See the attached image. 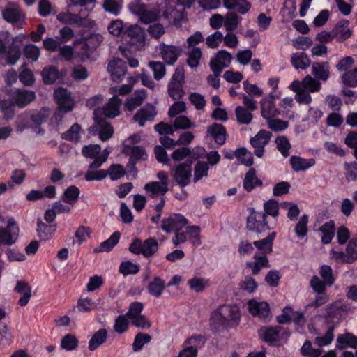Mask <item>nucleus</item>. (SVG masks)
Masks as SVG:
<instances>
[{
    "mask_svg": "<svg viewBox=\"0 0 357 357\" xmlns=\"http://www.w3.org/2000/svg\"><path fill=\"white\" fill-rule=\"evenodd\" d=\"M146 96V92L144 89L135 91L132 96L128 98L126 101V108L129 111L134 110L143 103Z\"/></svg>",
    "mask_w": 357,
    "mask_h": 357,
    "instance_id": "bb28decb",
    "label": "nucleus"
},
{
    "mask_svg": "<svg viewBox=\"0 0 357 357\" xmlns=\"http://www.w3.org/2000/svg\"><path fill=\"white\" fill-rule=\"evenodd\" d=\"M0 110L5 120L12 119L15 115V105L12 100H0Z\"/></svg>",
    "mask_w": 357,
    "mask_h": 357,
    "instance_id": "a18cd8bd",
    "label": "nucleus"
},
{
    "mask_svg": "<svg viewBox=\"0 0 357 357\" xmlns=\"http://www.w3.org/2000/svg\"><path fill=\"white\" fill-rule=\"evenodd\" d=\"M61 37L46 38L43 40L44 47L50 52H59V55L67 60V26H63L61 31Z\"/></svg>",
    "mask_w": 357,
    "mask_h": 357,
    "instance_id": "39448f33",
    "label": "nucleus"
},
{
    "mask_svg": "<svg viewBox=\"0 0 357 357\" xmlns=\"http://www.w3.org/2000/svg\"><path fill=\"white\" fill-rule=\"evenodd\" d=\"M319 274L327 286L333 284L335 278L333 273V270L330 266L323 265L320 267Z\"/></svg>",
    "mask_w": 357,
    "mask_h": 357,
    "instance_id": "052dcab7",
    "label": "nucleus"
},
{
    "mask_svg": "<svg viewBox=\"0 0 357 357\" xmlns=\"http://www.w3.org/2000/svg\"><path fill=\"white\" fill-rule=\"evenodd\" d=\"M319 231L323 234L321 242L324 244L329 243L335 234V223L333 220L325 222L320 228Z\"/></svg>",
    "mask_w": 357,
    "mask_h": 357,
    "instance_id": "79ce46f5",
    "label": "nucleus"
},
{
    "mask_svg": "<svg viewBox=\"0 0 357 357\" xmlns=\"http://www.w3.org/2000/svg\"><path fill=\"white\" fill-rule=\"evenodd\" d=\"M271 133L265 130L259 131L250 139V144L255 149L254 153L256 156L261 158L264 153V147L268 143Z\"/></svg>",
    "mask_w": 357,
    "mask_h": 357,
    "instance_id": "dca6fc26",
    "label": "nucleus"
},
{
    "mask_svg": "<svg viewBox=\"0 0 357 357\" xmlns=\"http://www.w3.org/2000/svg\"><path fill=\"white\" fill-rule=\"evenodd\" d=\"M312 73L314 77L324 82L329 77V64L328 62H314L312 66Z\"/></svg>",
    "mask_w": 357,
    "mask_h": 357,
    "instance_id": "7c9ffc66",
    "label": "nucleus"
},
{
    "mask_svg": "<svg viewBox=\"0 0 357 357\" xmlns=\"http://www.w3.org/2000/svg\"><path fill=\"white\" fill-rule=\"evenodd\" d=\"M101 146L98 144H90L83 146L82 153L85 158L95 160L101 153Z\"/></svg>",
    "mask_w": 357,
    "mask_h": 357,
    "instance_id": "5fc2aeb1",
    "label": "nucleus"
},
{
    "mask_svg": "<svg viewBox=\"0 0 357 357\" xmlns=\"http://www.w3.org/2000/svg\"><path fill=\"white\" fill-rule=\"evenodd\" d=\"M188 224V220L183 215L174 213L162 220L161 228L167 233H172L181 230Z\"/></svg>",
    "mask_w": 357,
    "mask_h": 357,
    "instance_id": "9d476101",
    "label": "nucleus"
},
{
    "mask_svg": "<svg viewBox=\"0 0 357 357\" xmlns=\"http://www.w3.org/2000/svg\"><path fill=\"white\" fill-rule=\"evenodd\" d=\"M146 158V154L144 147L140 146H132L128 167L130 168V171L136 172V163L141 160H145Z\"/></svg>",
    "mask_w": 357,
    "mask_h": 357,
    "instance_id": "a878e982",
    "label": "nucleus"
},
{
    "mask_svg": "<svg viewBox=\"0 0 357 357\" xmlns=\"http://www.w3.org/2000/svg\"><path fill=\"white\" fill-rule=\"evenodd\" d=\"M15 289L16 292L22 294L18 301L19 304L21 306L26 305L31 296V289L29 284L23 281H17Z\"/></svg>",
    "mask_w": 357,
    "mask_h": 357,
    "instance_id": "f704fd0d",
    "label": "nucleus"
},
{
    "mask_svg": "<svg viewBox=\"0 0 357 357\" xmlns=\"http://www.w3.org/2000/svg\"><path fill=\"white\" fill-rule=\"evenodd\" d=\"M343 83L350 87L357 86V68L345 72L342 75Z\"/></svg>",
    "mask_w": 357,
    "mask_h": 357,
    "instance_id": "774afa93",
    "label": "nucleus"
},
{
    "mask_svg": "<svg viewBox=\"0 0 357 357\" xmlns=\"http://www.w3.org/2000/svg\"><path fill=\"white\" fill-rule=\"evenodd\" d=\"M172 174L178 185L181 187L187 186L191 180V163L184 162L172 169Z\"/></svg>",
    "mask_w": 357,
    "mask_h": 357,
    "instance_id": "f8f14e48",
    "label": "nucleus"
},
{
    "mask_svg": "<svg viewBox=\"0 0 357 357\" xmlns=\"http://www.w3.org/2000/svg\"><path fill=\"white\" fill-rule=\"evenodd\" d=\"M184 79L183 70L176 68L167 86L168 94L172 99L179 100L184 96Z\"/></svg>",
    "mask_w": 357,
    "mask_h": 357,
    "instance_id": "423d86ee",
    "label": "nucleus"
},
{
    "mask_svg": "<svg viewBox=\"0 0 357 357\" xmlns=\"http://www.w3.org/2000/svg\"><path fill=\"white\" fill-rule=\"evenodd\" d=\"M261 116L268 120L274 118L280 114V111L275 107L274 101L268 98H264L260 101Z\"/></svg>",
    "mask_w": 357,
    "mask_h": 357,
    "instance_id": "412c9836",
    "label": "nucleus"
},
{
    "mask_svg": "<svg viewBox=\"0 0 357 357\" xmlns=\"http://www.w3.org/2000/svg\"><path fill=\"white\" fill-rule=\"evenodd\" d=\"M348 309V305L346 303L337 301L327 305L325 309L326 315L328 317H334L339 314L340 311L347 312Z\"/></svg>",
    "mask_w": 357,
    "mask_h": 357,
    "instance_id": "49530a36",
    "label": "nucleus"
},
{
    "mask_svg": "<svg viewBox=\"0 0 357 357\" xmlns=\"http://www.w3.org/2000/svg\"><path fill=\"white\" fill-rule=\"evenodd\" d=\"M275 143L278 151L284 157L289 155L291 144L285 136H279L275 139Z\"/></svg>",
    "mask_w": 357,
    "mask_h": 357,
    "instance_id": "680f3d73",
    "label": "nucleus"
},
{
    "mask_svg": "<svg viewBox=\"0 0 357 357\" xmlns=\"http://www.w3.org/2000/svg\"><path fill=\"white\" fill-rule=\"evenodd\" d=\"M125 34L130 37L132 43L142 45L145 43V32L139 25H130L125 29Z\"/></svg>",
    "mask_w": 357,
    "mask_h": 357,
    "instance_id": "b1692460",
    "label": "nucleus"
},
{
    "mask_svg": "<svg viewBox=\"0 0 357 357\" xmlns=\"http://www.w3.org/2000/svg\"><path fill=\"white\" fill-rule=\"evenodd\" d=\"M122 100L116 96H114L103 107H99L94 109V123L88 129L89 132L92 135H98L102 141L110 139L114 134V129L111 123L105 120L114 119L120 114V107Z\"/></svg>",
    "mask_w": 357,
    "mask_h": 357,
    "instance_id": "f257e3e1",
    "label": "nucleus"
},
{
    "mask_svg": "<svg viewBox=\"0 0 357 357\" xmlns=\"http://www.w3.org/2000/svg\"><path fill=\"white\" fill-rule=\"evenodd\" d=\"M291 63L296 69H305L310 66L311 61L305 53L297 52L292 54Z\"/></svg>",
    "mask_w": 357,
    "mask_h": 357,
    "instance_id": "a19ab883",
    "label": "nucleus"
},
{
    "mask_svg": "<svg viewBox=\"0 0 357 357\" xmlns=\"http://www.w3.org/2000/svg\"><path fill=\"white\" fill-rule=\"evenodd\" d=\"M263 185V182L261 180L259 179L256 175V170L254 168H250L248 172L245 174V176L243 179V188L244 189L250 192H251L255 187L259 186L261 187Z\"/></svg>",
    "mask_w": 357,
    "mask_h": 357,
    "instance_id": "393cba45",
    "label": "nucleus"
},
{
    "mask_svg": "<svg viewBox=\"0 0 357 357\" xmlns=\"http://www.w3.org/2000/svg\"><path fill=\"white\" fill-rule=\"evenodd\" d=\"M241 17L235 13H228L225 16L224 26L227 31L235 30L239 24Z\"/></svg>",
    "mask_w": 357,
    "mask_h": 357,
    "instance_id": "4d7b16f0",
    "label": "nucleus"
},
{
    "mask_svg": "<svg viewBox=\"0 0 357 357\" xmlns=\"http://www.w3.org/2000/svg\"><path fill=\"white\" fill-rule=\"evenodd\" d=\"M232 55L226 50L219 51L209 62V66L215 75H220L222 70L229 66Z\"/></svg>",
    "mask_w": 357,
    "mask_h": 357,
    "instance_id": "9b49d317",
    "label": "nucleus"
},
{
    "mask_svg": "<svg viewBox=\"0 0 357 357\" xmlns=\"http://www.w3.org/2000/svg\"><path fill=\"white\" fill-rule=\"evenodd\" d=\"M137 14L139 16L140 21L146 24H153L160 18L158 11L146 10L144 4L139 5V10Z\"/></svg>",
    "mask_w": 357,
    "mask_h": 357,
    "instance_id": "e433bc0d",
    "label": "nucleus"
},
{
    "mask_svg": "<svg viewBox=\"0 0 357 357\" xmlns=\"http://www.w3.org/2000/svg\"><path fill=\"white\" fill-rule=\"evenodd\" d=\"M223 3L227 9H236L241 14L247 13L251 8L250 3L246 0H223Z\"/></svg>",
    "mask_w": 357,
    "mask_h": 357,
    "instance_id": "72a5a7b5",
    "label": "nucleus"
},
{
    "mask_svg": "<svg viewBox=\"0 0 357 357\" xmlns=\"http://www.w3.org/2000/svg\"><path fill=\"white\" fill-rule=\"evenodd\" d=\"M149 66L153 73L155 79L160 80L165 76L166 69L163 63L160 61H150Z\"/></svg>",
    "mask_w": 357,
    "mask_h": 357,
    "instance_id": "e2e57ef3",
    "label": "nucleus"
},
{
    "mask_svg": "<svg viewBox=\"0 0 357 357\" xmlns=\"http://www.w3.org/2000/svg\"><path fill=\"white\" fill-rule=\"evenodd\" d=\"M19 234V228L13 218H9L5 227H0V245L14 244Z\"/></svg>",
    "mask_w": 357,
    "mask_h": 357,
    "instance_id": "6e6552de",
    "label": "nucleus"
},
{
    "mask_svg": "<svg viewBox=\"0 0 357 357\" xmlns=\"http://www.w3.org/2000/svg\"><path fill=\"white\" fill-rule=\"evenodd\" d=\"M254 259L255 261L248 262L246 264L248 268H251L253 275H257L262 268L270 266L266 255H255Z\"/></svg>",
    "mask_w": 357,
    "mask_h": 357,
    "instance_id": "58836bf2",
    "label": "nucleus"
},
{
    "mask_svg": "<svg viewBox=\"0 0 357 357\" xmlns=\"http://www.w3.org/2000/svg\"><path fill=\"white\" fill-rule=\"evenodd\" d=\"M241 312L239 307L223 305L214 311L211 317V327L215 332L236 326L239 324Z\"/></svg>",
    "mask_w": 357,
    "mask_h": 357,
    "instance_id": "7ed1b4c3",
    "label": "nucleus"
},
{
    "mask_svg": "<svg viewBox=\"0 0 357 357\" xmlns=\"http://www.w3.org/2000/svg\"><path fill=\"white\" fill-rule=\"evenodd\" d=\"M349 21L347 20H340L333 28V32L338 41L343 42L352 35V30L348 26Z\"/></svg>",
    "mask_w": 357,
    "mask_h": 357,
    "instance_id": "5701e85b",
    "label": "nucleus"
},
{
    "mask_svg": "<svg viewBox=\"0 0 357 357\" xmlns=\"http://www.w3.org/2000/svg\"><path fill=\"white\" fill-rule=\"evenodd\" d=\"M207 133L211 135L215 143L221 146L225 143L227 132L225 128L220 123H214L207 129Z\"/></svg>",
    "mask_w": 357,
    "mask_h": 357,
    "instance_id": "4be33fe9",
    "label": "nucleus"
},
{
    "mask_svg": "<svg viewBox=\"0 0 357 357\" xmlns=\"http://www.w3.org/2000/svg\"><path fill=\"white\" fill-rule=\"evenodd\" d=\"M290 164L292 169L296 172L304 171L315 164V160L311 159H304L298 156H291Z\"/></svg>",
    "mask_w": 357,
    "mask_h": 357,
    "instance_id": "4c0bfd02",
    "label": "nucleus"
},
{
    "mask_svg": "<svg viewBox=\"0 0 357 357\" xmlns=\"http://www.w3.org/2000/svg\"><path fill=\"white\" fill-rule=\"evenodd\" d=\"M209 169L208 163L204 161H198L194 169V182L196 183L204 176H208Z\"/></svg>",
    "mask_w": 357,
    "mask_h": 357,
    "instance_id": "09e8293b",
    "label": "nucleus"
},
{
    "mask_svg": "<svg viewBox=\"0 0 357 357\" xmlns=\"http://www.w3.org/2000/svg\"><path fill=\"white\" fill-rule=\"evenodd\" d=\"M41 75L45 84H52L58 79L59 72L55 66H49L43 68Z\"/></svg>",
    "mask_w": 357,
    "mask_h": 357,
    "instance_id": "37998d69",
    "label": "nucleus"
},
{
    "mask_svg": "<svg viewBox=\"0 0 357 357\" xmlns=\"http://www.w3.org/2000/svg\"><path fill=\"white\" fill-rule=\"evenodd\" d=\"M346 347L357 348V336L350 333L339 335L337 337V347L343 349Z\"/></svg>",
    "mask_w": 357,
    "mask_h": 357,
    "instance_id": "c9c22d12",
    "label": "nucleus"
},
{
    "mask_svg": "<svg viewBox=\"0 0 357 357\" xmlns=\"http://www.w3.org/2000/svg\"><path fill=\"white\" fill-rule=\"evenodd\" d=\"M107 331L105 328H101L96 331L89 342V349L94 351L102 345L107 340Z\"/></svg>",
    "mask_w": 357,
    "mask_h": 357,
    "instance_id": "ea45409f",
    "label": "nucleus"
},
{
    "mask_svg": "<svg viewBox=\"0 0 357 357\" xmlns=\"http://www.w3.org/2000/svg\"><path fill=\"white\" fill-rule=\"evenodd\" d=\"M26 37L24 34L13 37L7 31L0 32V66H13L18 61Z\"/></svg>",
    "mask_w": 357,
    "mask_h": 357,
    "instance_id": "f03ea898",
    "label": "nucleus"
},
{
    "mask_svg": "<svg viewBox=\"0 0 357 357\" xmlns=\"http://www.w3.org/2000/svg\"><path fill=\"white\" fill-rule=\"evenodd\" d=\"M158 49L163 60L169 65H173L182 52L179 46L166 45L164 43L159 45Z\"/></svg>",
    "mask_w": 357,
    "mask_h": 357,
    "instance_id": "2eb2a0df",
    "label": "nucleus"
},
{
    "mask_svg": "<svg viewBox=\"0 0 357 357\" xmlns=\"http://www.w3.org/2000/svg\"><path fill=\"white\" fill-rule=\"evenodd\" d=\"M158 250V243L154 238H149L142 241V255L144 257H150Z\"/></svg>",
    "mask_w": 357,
    "mask_h": 357,
    "instance_id": "c03bdc74",
    "label": "nucleus"
},
{
    "mask_svg": "<svg viewBox=\"0 0 357 357\" xmlns=\"http://www.w3.org/2000/svg\"><path fill=\"white\" fill-rule=\"evenodd\" d=\"M237 159L241 164L250 167L253 164V157L251 152L242 147L237 149Z\"/></svg>",
    "mask_w": 357,
    "mask_h": 357,
    "instance_id": "13d9d810",
    "label": "nucleus"
},
{
    "mask_svg": "<svg viewBox=\"0 0 357 357\" xmlns=\"http://www.w3.org/2000/svg\"><path fill=\"white\" fill-rule=\"evenodd\" d=\"M126 63L121 59H114L112 60L107 66V71L110 74L111 78L114 82H121L126 73Z\"/></svg>",
    "mask_w": 357,
    "mask_h": 357,
    "instance_id": "4468645a",
    "label": "nucleus"
},
{
    "mask_svg": "<svg viewBox=\"0 0 357 357\" xmlns=\"http://www.w3.org/2000/svg\"><path fill=\"white\" fill-rule=\"evenodd\" d=\"M321 351V349H314L311 342L309 340L305 341L301 349V354L307 357H319Z\"/></svg>",
    "mask_w": 357,
    "mask_h": 357,
    "instance_id": "0e129e2a",
    "label": "nucleus"
},
{
    "mask_svg": "<svg viewBox=\"0 0 357 357\" xmlns=\"http://www.w3.org/2000/svg\"><path fill=\"white\" fill-rule=\"evenodd\" d=\"M50 114L48 108H43L40 111L35 112L31 115V119L36 126H40L45 123Z\"/></svg>",
    "mask_w": 357,
    "mask_h": 357,
    "instance_id": "69168bd1",
    "label": "nucleus"
},
{
    "mask_svg": "<svg viewBox=\"0 0 357 357\" xmlns=\"http://www.w3.org/2000/svg\"><path fill=\"white\" fill-rule=\"evenodd\" d=\"M102 165H94V160L89 165L88 170L84 176L87 181L102 180L107 176L105 170H98Z\"/></svg>",
    "mask_w": 357,
    "mask_h": 357,
    "instance_id": "c756f323",
    "label": "nucleus"
},
{
    "mask_svg": "<svg viewBox=\"0 0 357 357\" xmlns=\"http://www.w3.org/2000/svg\"><path fill=\"white\" fill-rule=\"evenodd\" d=\"M103 8L107 12L117 16L122 8V0H105Z\"/></svg>",
    "mask_w": 357,
    "mask_h": 357,
    "instance_id": "6e6d98bb",
    "label": "nucleus"
},
{
    "mask_svg": "<svg viewBox=\"0 0 357 357\" xmlns=\"http://www.w3.org/2000/svg\"><path fill=\"white\" fill-rule=\"evenodd\" d=\"M120 238V233L119 231H116L112 234V236L106 241H103L98 250L99 252H109L119 242ZM96 252H98L96 250Z\"/></svg>",
    "mask_w": 357,
    "mask_h": 357,
    "instance_id": "603ef678",
    "label": "nucleus"
},
{
    "mask_svg": "<svg viewBox=\"0 0 357 357\" xmlns=\"http://www.w3.org/2000/svg\"><path fill=\"white\" fill-rule=\"evenodd\" d=\"M280 326H268L261 328L259 332V336L266 342L272 344L278 340L280 332Z\"/></svg>",
    "mask_w": 357,
    "mask_h": 357,
    "instance_id": "473e14b6",
    "label": "nucleus"
},
{
    "mask_svg": "<svg viewBox=\"0 0 357 357\" xmlns=\"http://www.w3.org/2000/svg\"><path fill=\"white\" fill-rule=\"evenodd\" d=\"M345 263L351 264L357 260V240L351 239L349 241L346 248Z\"/></svg>",
    "mask_w": 357,
    "mask_h": 357,
    "instance_id": "8fccbe9b",
    "label": "nucleus"
},
{
    "mask_svg": "<svg viewBox=\"0 0 357 357\" xmlns=\"http://www.w3.org/2000/svg\"><path fill=\"white\" fill-rule=\"evenodd\" d=\"M54 98L57 105L54 118L59 125L67 113V89L59 87L54 90Z\"/></svg>",
    "mask_w": 357,
    "mask_h": 357,
    "instance_id": "1a4fd4ad",
    "label": "nucleus"
},
{
    "mask_svg": "<svg viewBox=\"0 0 357 357\" xmlns=\"http://www.w3.org/2000/svg\"><path fill=\"white\" fill-rule=\"evenodd\" d=\"M144 189L152 198L158 196L165 197V193L169 190L168 186L160 183L159 181H152L146 183Z\"/></svg>",
    "mask_w": 357,
    "mask_h": 357,
    "instance_id": "cd10ccee",
    "label": "nucleus"
},
{
    "mask_svg": "<svg viewBox=\"0 0 357 357\" xmlns=\"http://www.w3.org/2000/svg\"><path fill=\"white\" fill-rule=\"evenodd\" d=\"M202 51L200 48L194 47L188 52V58L187 59V63L191 68H196L199 64V60L202 56Z\"/></svg>",
    "mask_w": 357,
    "mask_h": 357,
    "instance_id": "338daca9",
    "label": "nucleus"
},
{
    "mask_svg": "<svg viewBox=\"0 0 357 357\" xmlns=\"http://www.w3.org/2000/svg\"><path fill=\"white\" fill-rule=\"evenodd\" d=\"M88 47L84 39L75 41L72 46H68V60L74 57L83 60L88 56Z\"/></svg>",
    "mask_w": 357,
    "mask_h": 357,
    "instance_id": "aec40b11",
    "label": "nucleus"
},
{
    "mask_svg": "<svg viewBox=\"0 0 357 357\" xmlns=\"http://www.w3.org/2000/svg\"><path fill=\"white\" fill-rule=\"evenodd\" d=\"M276 236L275 232H272L266 238L262 240L255 241L253 245L260 250L263 255L271 253L273 251V243Z\"/></svg>",
    "mask_w": 357,
    "mask_h": 357,
    "instance_id": "2f4dec72",
    "label": "nucleus"
},
{
    "mask_svg": "<svg viewBox=\"0 0 357 357\" xmlns=\"http://www.w3.org/2000/svg\"><path fill=\"white\" fill-rule=\"evenodd\" d=\"M250 215L247 218L246 228L257 233H261L266 230H271L266 220V213L263 212H256L253 208H250Z\"/></svg>",
    "mask_w": 357,
    "mask_h": 357,
    "instance_id": "0eeeda50",
    "label": "nucleus"
},
{
    "mask_svg": "<svg viewBox=\"0 0 357 357\" xmlns=\"http://www.w3.org/2000/svg\"><path fill=\"white\" fill-rule=\"evenodd\" d=\"M157 114L155 107L151 104H146L139 109L133 116L132 120L143 127L146 121H153Z\"/></svg>",
    "mask_w": 357,
    "mask_h": 357,
    "instance_id": "f3484780",
    "label": "nucleus"
},
{
    "mask_svg": "<svg viewBox=\"0 0 357 357\" xmlns=\"http://www.w3.org/2000/svg\"><path fill=\"white\" fill-rule=\"evenodd\" d=\"M248 305L249 311L252 316L262 320L271 317V310L268 303L251 300L248 302Z\"/></svg>",
    "mask_w": 357,
    "mask_h": 357,
    "instance_id": "a211bd4d",
    "label": "nucleus"
},
{
    "mask_svg": "<svg viewBox=\"0 0 357 357\" xmlns=\"http://www.w3.org/2000/svg\"><path fill=\"white\" fill-rule=\"evenodd\" d=\"M303 89L307 90L309 92L314 93L319 91L321 89L319 82L312 78L310 75H306L302 81Z\"/></svg>",
    "mask_w": 357,
    "mask_h": 357,
    "instance_id": "bf43d9fd",
    "label": "nucleus"
},
{
    "mask_svg": "<svg viewBox=\"0 0 357 357\" xmlns=\"http://www.w3.org/2000/svg\"><path fill=\"white\" fill-rule=\"evenodd\" d=\"M12 98L19 107L23 108L36 98V93L30 90L17 89L13 92Z\"/></svg>",
    "mask_w": 357,
    "mask_h": 357,
    "instance_id": "6ab92c4d",
    "label": "nucleus"
},
{
    "mask_svg": "<svg viewBox=\"0 0 357 357\" xmlns=\"http://www.w3.org/2000/svg\"><path fill=\"white\" fill-rule=\"evenodd\" d=\"M165 288V282L161 278L155 276L147 285L148 292L155 298H159Z\"/></svg>",
    "mask_w": 357,
    "mask_h": 357,
    "instance_id": "c85d7f7f",
    "label": "nucleus"
},
{
    "mask_svg": "<svg viewBox=\"0 0 357 357\" xmlns=\"http://www.w3.org/2000/svg\"><path fill=\"white\" fill-rule=\"evenodd\" d=\"M90 9L80 8L78 13L68 12V24L77 26L92 27L94 22L88 18Z\"/></svg>",
    "mask_w": 357,
    "mask_h": 357,
    "instance_id": "ddd939ff",
    "label": "nucleus"
},
{
    "mask_svg": "<svg viewBox=\"0 0 357 357\" xmlns=\"http://www.w3.org/2000/svg\"><path fill=\"white\" fill-rule=\"evenodd\" d=\"M151 340L150 335L143 333H137L134 339L132 344V350L139 351L142 349L144 344L149 343Z\"/></svg>",
    "mask_w": 357,
    "mask_h": 357,
    "instance_id": "864d4df0",
    "label": "nucleus"
},
{
    "mask_svg": "<svg viewBox=\"0 0 357 357\" xmlns=\"http://www.w3.org/2000/svg\"><path fill=\"white\" fill-rule=\"evenodd\" d=\"M3 20L14 27L21 29L26 23V15L22 8L16 3H9L1 11Z\"/></svg>",
    "mask_w": 357,
    "mask_h": 357,
    "instance_id": "20e7f679",
    "label": "nucleus"
},
{
    "mask_svg": "<svg viewBox=\"0 0 357 357\" xmlns=\"http://www.w3.org/2000/svg\"><path fill=\"white\" fill-rule=\"evenodd\" d=\"M235 114L237 121L241 124H249L252 119V114L250 110L244 107L238 106L235 109Z\"/></svg>",
    "mask_w": 357,
    "mask_h": 357,
    "instance_id": "de8ad7c7",
    "label": "nucleus"
},
{
    "mask_svg": "<svg viewBox=\"0 0 357 357\" xmlns=\"http://www.w3.org/2000/svg\"><path fill=\"white\" fill-rule=\"evenodd\" d=\"M54 231L53 226L46 225L39 220L37 222V232L38 236L43 240L49 239Z\"/></svg>",
    "mask_w": 357,
    "mask_h": 357,
    "instance_id": "3c124183",
    "label": "nucleus"
}]
</instances>
